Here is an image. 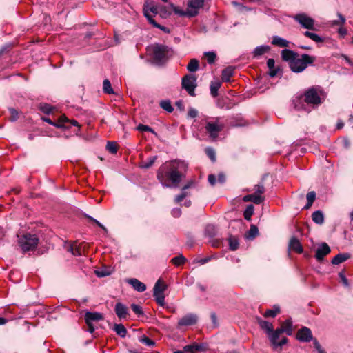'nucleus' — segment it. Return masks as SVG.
<instances>
[{"label": "nucleus", "instance_id": "1", "mask_svg": "<svg viewBox=\"0 0 353 353\" xmlns=\"http://www.w3.org/2000/svg\"><path fill=\"white\" fill-rule=\"evenodd\" d=\"M188 165L182 161H172L158 170L157 179L164 188H177L183 177V170Z\"/></svg>", "mask_w": 353, "mask_h": 353}, {"label": "nucleus", "instance_id": "2", "mask_svg": "<svg viewBox=\"0 0 353 353\" xmlns=\"http://www.w3.org/2000/svg\"><path fill=\"white\" fill-rule=\"evenodd\" d=\"M316 58L307 54L299 56L298 54L290 65V70L296 73L304 71L309 65H312Z\"/></svg>", "mask_w": 353, "mask_h": 353}, {"label": "nucleus", "instance_id": "3", "mask_svg": "<svg viewBox=\"0 0 353 353\" xmlns=\"http://www.w3.org/2000/svg\"><path fill=\"white\" fill-rule=\"evenodd\" d=\"M205 123V130L212 140H216L219 132L223 128V124L220 123L219 117H214L211 121H208L207 117L204 119Z\"/></svg>", "mask_w": 353, "mask_h": 353}, {"label": "nucleus", "instance_id": "4", "mask_svg": "<svg viewBox=\"0 0 353 353\" xmlns=\"http://www.w3.org/2000/svg\"><path fill=\"white\" fill-rule=\"evenodd\" d=\"M39 243V239L35 234H26L19 237V244L23 252L33 250Z\"/></svg>", "mask_w": 353, "mask_h": 353}, {"label": "nucleus", "instance_id": "5", "mask_svg": "<svg viewBox=\"0 0 353 353\" xmlns=\"http://www.w3.org/2000/svg\"><path fill=\"white\" fill-rule=\"evenodd\" d=\"M166 288L167 285L164 284L161 279H159L154 286L153 296L155 301L160 306H163L165 305L164 292Z\"/></svg>", "mask_w": 353, "mask_h": 353}, {"label": "nucleus", "instance_id": "6", "mask_svg": "<svg viewBox=\"0 0 353 353\" xmlns=\"http://www.w3.org/2000/svg\"><path fill=\"white\" fill-rule=\"evenodd\" d=\"M306 103L310 105H317L321 103V99L316 88L312 87L306 90L303 94Z\"/></svg>", "mask_w": 353, "mask_h": 353}, {"label": "nucleus", "instance_id": "7", "mask_svg": "<svg viewBox=\"0 0 353 353\" xmlns=\"http://www.w3.org/2000/svg\"><path fill=\"white\" fill-rule=\"evenodd\" d=\"M196 79L193 75H185L183 77L181 85L190 96H195L194 90L196 87Z\"/></svg>", "mask_w": 353, "mask_h": 353}, {"label": "nucleus", "instance_id": "8", "mask_svg": "<svg viewBox=\"0 0 353 353\" xmlns=\"http://www.w3.org/2000/svg\"><path fill=\"white\" fill-rule=\"evenodd\" d=\"M103 319V316L101 313L94 312H86L85 314V321L88 326V331L93 333L95 328L93 325L94 322H97Z\"/></svg>", "mask_w": 353, "mask_h": 353}, {"label": "nucleus", "instance_id": "9", "mask_svg": "<svg viewBox=\"0 0 353 353\" xmlns=\"http://www.w3.org/2000/svg\"><path fill=\"white\" fill-rule=\"evenodd\" d=\"M292 105L293 108L296 111H304L309 112L311 110L310 105L306 103L303 94L294 96L292 100Z\"/></svg>", "mask_w": 353, "mask_h": 353}, {"label": "nucleus", "instance_id": "10", "mask_svg": "<svg viewBox=\"0 0 353 353\" xmlns=\"http://www.w3.org/2000/svg\"><path fill=\"white\" fill-rule=\"evenodd\" d=\"M281 334H283L281 330L278 328L276 330H272V331L268 334L274 349L281 347L288 342V339L285 336L283 337L280 341H278Z\"/></svg>", "mask_w": 353, "mask_h": 353}, {"label": "nucleus", "instance_id": "11", "mask_svg": "<svg viewBox=\"0 0 353 353\" xmlns=\"http://www.w3.org/2000/svg\"><path fill=\"white\" fill-rule=\"evenodd\" d=\"M168 52V47L162 45H157L152 48L153 58L158 63H161L166 60Z\"/></svg>", "mask_w": 353, "mask_h": 353}, {"label": "nucleus", "instance_id": "12", "mask_svg": "<svg viewBox=\"0 0 353 353\" xmlns=\"http://www.w3.org/2000/svg\"><path fill=\"white\" fill-rule=\"evenodd\" d=\"M294 20L304 28L314 30V20L304 13L296 14Z\"/></svg>", "mask_w": 353, "mask_h": 353}, {"label": "nucleus", "instance_id": "13", "mask_svg": "<svg viewBox=\"0 0 353 353\" xmlns=\"http://www.w3.org/2000/svg\"><path fill=\"white\" fill-rule=\"evenodd\" d=\"M204 5V0H190L188 3V16L195 17L198 14L199 9Z\"/></svg>", "mask_w": 353, "mask_h": 353}, {"label": "nucleus", "instance_id": "14", "mask_svg": "<svg viewBox=\"0 0 353 353\" xmlns=\"http://www.w3.org/2000/svg\"><path fill=\"white\" fill-rule=\"evenodd\" d=\"M198 316L193 313H189L181 318L177 324V327L195 325L197 323Z\"/></svg>", "mask_w": 353, "mask_h": 353}, {"label": "nucleus", "instance_id": "15", "mask_svg": "<svg viewBox=\"0 0 353 353\" xmlns=\"http://www.w3.org/2000/svg\"><path fill=\"white\" fill-rule=\"evenodd\" d=\"M296 339L301 342L311 341L313 338L310 329L307 327H303L299 330L296 333Z\"/></svg>", "mask_w": 353, "mask_h": 353}, {"label": "nucleus", "instance_id": "16", "mask_svg": "<svg viewBox=\"0 0 353 353\" xmlns=\"http://www.w3.org/2000/svg\"><path fill=\"white\" fill-rule=\"evenodd\" d=\"M330 252L329 245L326 243H323L316 250L315 258L318 261H321Z\"/></svg>", "mask_w": 353, "mask_h": 353}, {"label": "nucleus", "instance_id": "17", "mask_svg": "<svg viewBox=\"0 0 353 353\" xmlns=\"http://www.w3.org/2000/svg\"><path fill=\"white\" fill-rule=\"evenodd\" d=\"M153 14L154 15L157 14L158 13V8L156 6L150 5V4H145L143 7V14L144 16L147 18L148 21L150 23L151 20H154L152 19L153 15L151 14Z\"/></svg>", "mask_w": 353, "mask_h": 353}, {"label": "nucleus", "instance_id": "18", "mask_svg": "<svg viewBox=\"0 0 353 353\" xmlns=\"http://www.w3.org/2000/svg\"><path fill=\"white\" fill-rule=\"evenodd\" d=\"M265 198L263 196L256 195L254 193L245 195L243 197V201L245 202H252L255 204H260L263 202Z\"/></svg>", "mask_w": 353, "mask_h": 353}, {"label": "nucleus", "instance_id": "19", "mask_svg": "<svg viewBox=\"0 0 353 353\" xmlns=\"http://www.w3.org/2000/svg\"><path fill=\"white\" fill-rule=\"evenodd\" d=\"M115 313L119 319H125L128 314L127 307L121 303H117L115 305Z\"/></svg>", "mask_w": 353, "mask_h": 353}, {"label": "nucleus", "instance_id": "20", "mask_svg": "<svg viewBox=\"0 0 353 353\" xmlns=\"http://www.w3.org/2000/svg\"><path fill=\"white\" fill-rule=\"evenodd\" d=\"M296 54V52H294V51L288 49H284L281 51L282 59L285 61H287L289 65L292 63V60H294Z\"/></svg>", "mask_w": 353, "mask_h": 353}, {"label": "nucleus", "instance_id": "21", "mask_svg": "<svg viewBox=\"0 0 353 353\" xmlns=\"http://www.w3.org/2000/svg\"><path fill=\"white\" fill-rule=\"evenodd\" d=\"M128 283L137 292H142L146 290V285L137 279H130Z\"/></svg>", "mask_w": 353, "mask_h": 353}, {"label": "nucleus", "instance_id": "22", "mask_svg": "<svg viewBox=\"0 0 353 353\" xmlns=\"http://www.w3.org/2000/svg\"><path fill=\"white\" fill-rule=\"evenodd\" d=\"M289 247L290 249L296 251L297 253H302L303 252V247L299 240L295 237L291 239Z\"/></svg>", "mask_w": 353, "mask_h": 353}, {"label": "nucleus", "instance_id": "23", "mask_svg": "<svg viewBox=\"0 0 353 353\" xmlns=\"http://www.w3.org/2000/svg\"><path fill=\"white\" fill-rule=\"evenodd\" d=\"M271 43L274 46L283 48L288 47L290 44V41L279 36H274Z\"/></svg>", "mask_w": 353, "mask_h": 353}, {"label": "nucleus", "instance_id": "24", "mask_svg": "<svg viewBox=\"0 0 353 353\" xmlns=\"http://www.w3.org/2000/svg\"><path fill=\"white\" fill-rule=\"evenodd\" d=\"M281 330L283 333H286L288 335L290 336L292 334V321L291 319L285 320L281 325V327L279 328Z\"/></svg>", "mask_w": 353, "mask_h": 353}, {"label": "nucleus", "instance_id": "25", "mask_svg": "<svg viewBox=\"0 0 353 353\" xmlns=\"http://www.w3.org/2000/svg\"><path fill=\"white\" fill-rule=\"evenodd\" d=\"M269 50H270V47L268 46L262 45V46H257L254 48V50L253 51V57L254 58L259 57L262 56L263 54H264L265 53H266L267 52H268Z\"/></svg>", "mask_w": 353, "mask_h": 353}, {"label": "nucleus", "instance_id": "26", "mask_svg": "<svg viewBox=\"0 0 353 353\" xmlns=\"http://www.w3.org/2000/svg\"><path fill=\"white\" fill-rule=\"evenodd\" d=\"M234 74V68L228 67L225 68L221 73V79L223 81L228 82L230 80L231 77Z\"/></svg>", "mask_w": 353, "mask_h": 353}, {"label": "nucleus", "instance_id": "27", "mask_svg": "<svg viewBox=\"0 0 353 353\" xmlns=\"http://www.w3.org/2000/svg\"><path fill=\"white\" fill-rule=\"evenodd\" d=\"M258 323L259 324L261 328L265 332L267 335L273 330L272 324L267 321L258 319Z\"/></svg>", "mask_w": 353, "mask_h": 353}, {"label": "nucleus", "instance_id": "28", "mask_svg": "<svg viewBox=\"0 0 353 353\" xmlns=\"http://www.w3.org/2000/svg\"><path fill=\"white\" fill-rule=\"evenodd\" d=\"M349 258H350L349 254H339L332 259V263L334 265H339V264L345 261Z\"/></svg>", "mask_w": 353, "mask_h": 353}, {"label": "nucleus", "instance_id": "29", "mask_svg": "<svg viewBox=\"0 0 353 353\" xmlns=\"http://www.w3.org/2000/svg\"><path fill=\"white\" fill-rule=\"evenodd\" d=\"M312 221L319 225H321L324 222V216L321 211L317 210L312 214Z\"/></svg>", "mask_w": 353, "mask_h": 353}, {"label": "nucleus", "instance_id": "30", "mask_svg": "<svg viewBox=\"0 0 353 353\" xmlns=\"http://www.w3.org/2000/svg\"><path fill=\"white\" fill-rule=\"evenodd\" d=\"M114 331L121 337L124 338L127 334V330L122 324H115Z\"/></svg>", "mask_w": 353, "mask_h": 353}, {"label": "nucleus", "instance_id": "31", "mask_svg": "<svg viewBox=\"0 0 353 353\" xmlns=\"http://www.w3.org/2000/svg\"><path fill=\"white\" fill-rule=\"evenodd\" d=\"M304 35L306 37L310 38L316 43H321L323 41V39L316 33H313L309 31H305Z\"/></svg>", "mask_w": 353, "mask_h": 353}, {"label": "nucleus", "instance_id": "32", "mask_svg": "<svg viewBox=\"0 0 353 353\" xmlns=\"http://www.w3.org/2000/svg\"><path fill=\"white\" fill-rule=\"evenodd\" d=\"M280 312V308L279 306H274L272 309L268 310L265 312L263 316L268 317H275Z\"/></svg>", "mask_w": 353, "mask_h": 353}, {"label": "nucleus", "instance_id": "33", "mask_svg": "<svg viewBox=\"0 0 353 353\" xmlns=\"http://www.w3.org/2000/svg\"><path fill=\"white\" fill-rule=\"evenodd\" d=\"M221 87V83L218 81H212L210 83V93L212 97H215L218 95V90Z\"/></svg>", "mask_w": 353, "mask_h": 353}, {"label": "nucleus", "instance_id": "34", "mask_svg": "<svg viewBox=\"0 0 353 353\" xmlns=\"http://www.w3.org/2000/svg\"><path fill=\"white\" fill-rule=\"evenodd\" d=\"M307 203L304 207L305 209H308L311 207L313 202L316 199V193L314 191L309 192L306 195Z\"/></svg>", "mask_w": 353, "mask_h": 353}, {"label": "nucleus", "instance_id": "35", "mask_svg": "<svg viewBox=\"0 0 353 353\" xmlns=\"http://www.w3.org/2000/svg\"><path fill=\"white\" fill-rule=\"evenodd\" d=\"M157 159V156L149 157L146 161H142L141 168L145 169L150 168L154 164Z\"/></svg>", "mask_w": 353, "mask_h": 353}, {"label": "nucleus", "instance_id": "36", "mask_svg": "<svg viewBox=\"0 0 353 353\" xmlns=\"http://www.w3.org/2000/svg\"><path fill=\"white\" fill-rule=\"evenodd\" d=\"M187 69L191 72H194L199 69V61L195 59L190 60V63L187 65Z\"/></svg>", "mask_w": 353, "mask_h": 353}, {"label": "nucleus", "instance_id": "37", "mask_svg": "<svg viewBox=\"0 0 353 353\" xmlns=\"http://www.w3.org/2000/svg\"><path fill=\"white\" fill-rule=\"evenodd\" d=\"M190 194V192H188L186 189L182 188L181 194L176 196V197L174 199V201L176 203H179L181 202L185 197L188 196Z\"/></svg>", "mask_w": 353, "mask_h": 353}, {"label": "nucleus", "instance_id": "38", "mask_svg": "<svg viewBox=\"0 0 353 353\" xmlns=\"http://www.w3.org/2000/svg\"><path fill=\"white\" fill-rule=\"evenodd\" d=\"M103 90L106 94H113L114 90L112 88L110 81L108 79H105L103 83Z\"/></svg>", "mask_w": 353, "mask_h": 353}, {"label": "nucleus", "instance_id": "39", "mask_svg": "<svg viewBox=\"0 0 353 353\" xmlns=\"http://www.w3.org/2000/svg\"><path fill=\"white\" fill-rule=\"evenodd\" d=\"M185 261V258L182 255H179L172 259L171 262L176 266H179L183 264Z\"/></svg>", "mask_w": 353, "mask_h": 353}, {"label": "nucleus", "instance_id": "40", "mask_svg": "<svg viewBox=\"0 0 353 353\" xmlns=\"http://www.w3.org/2000/svg\"><path fill=\"white\" fill-rule=\"evenodd\" d=\"M253 214H254V206L252 205H248L245 210L244 211V213H243L245 219L250 220Z\"/></svg>", "mask_w": 353, "mask_h": 353}, {"label": "nucleus", "instance_id": "41", "mask_svg": "<svg viewBox=\"0 0 353 353\" xmlns=\"http://www.w3.org/2000/svg\"><path fill=\"white\" fill-rule=\"evenodd\" d=\"M160 106L161 108H163V110H166L168 112H172L174 110L171 105V103L167 100L161 101L160 103Z\"/></svg>", "mask_w": 353, "mask_h": 353}, {"label": "nucleus", "instance_id": "42", "mask_svg": "<svg viewBox=\"0 0 353 353\" xmlns=\"http://www.w3.org/2000/svg\"><path fill=\"white\" fill-rule=\"evenodd\" d=\"M68 251L70 252L72 254V255H74V256H81V248L79 247H77L75 244L71 245L68 248Z\"/></svg>", "mask_w": 353, "mask_h": 353}, {"label": "nucleus", "instance_id": "43", "mask_svg": "<svg viewBox=\"0 0 353 353\" xmlns=\"http://www.w3.org/2000/svg\"><path fill=\"white\" fill-rule=\"evenodd\" d=\"M183 349L184 351L188 352L196 353L198 352L197 343H194L192 344L185 345Z\"/></svg>", "mask_w": 353, "mask_h": 353}, {"label": "nucleus", "instance_id": "44", "mask_svg": "<svg viewBox=\"0 0 353 353\" xmlns=\"http://www.w3.org/2000/svg\"><path fill=\"white\" fill-rule=\"evenodd\" d=\"M139 341L141 343H143L147 346H149V347L153 346L154 345V342L152 339H150V338H148L145 336H141L139 338Z\"/></svg>", "mask_w": 353, "mask_h": 353}, {"label": "nucleus", "instance_id": "45", "mask_svg": "<svg viewBox=\"0 0 353 353\" xmlns=\"http://www.w3.org/2000/svg\"><path fill=\"white\" fill-rule=\"evenodd\" d=\"M205 56L207 58L208 62L210 64L213 63L216 58V54L214 52H205Z\"/></svg>", "mask_w": 353, "mask_h": 353}, {"label": "nucleus", "instance_id": "46", "mask_svg": "<svg viewBox=\"0 0 353 353\" xmlns=\"http://www.w3.org/2000/svg\"><path fill=\"white\" fill-rule=\"evenodd\" d=\"M205 153L208 155V157L211 159L212 161L214 162L216 161V153L213 148H206Z\"/></svg>", "mask_w": 353, "mask_h": 353}, {"label": "nucleus", "instance_id": "47", "mask_svg": "<svg viewBox=\"0 0 353 353\" xmlns=\"http://www.w3.org/2000/svg\"><path fill=\"white\" fill-rule=\"evenodd\" d=\"M39 109L45 114H50L52 110V107L48 103H41Z\"/></svg>", "mask_w": 353, "mask_h": 353}, {"label": "nucleus", "instance_id": "48", "mask_svg": "<svg viewBox=\"0 0 353 353\" xmlns=\"http://www.w3.org/2000/svg\"><path fill=\"white\" fill-rule=\"evenodd\" d=\"M137 130L140 131V132H151L152 134H156L154 130L152 128L148 126V125H143V124H139L137 127Z\"/></svg>", "mask_w": 353, "mask_h": 353}, {"label": "nucleus", "instance_id": "49", "mask_svg": "<svg viewBox=\"0 0 353 353\" xmlns=\"http://www.w3.org/2000/svg\"><path fill=\"white\" fill-rule=\"evenodd\" d=\"M248 234V237H249V238L254 239V237H256L258 234L257 227L254 225H252Z\"/></svg>", "mask_w": 353, "mask_h": 353}, {"label": "nucleus", "instance_id": "50", "mask_svg": "<svg viewBox=\"0 0 353 353\" xmlns=\"http://www.w3.org/2000/svg\"><path fill=\"white\" fill-rule=\"evenodd\" d=\"M170 6L172 8V10L175 14H176L179 16H181V17L188 16V11L185 12V11L181 10L178 7L174 6V5L173 3H170Z\"/></svg>", "mask_w": 353, "mask_h": 353}, {"label": "nucleus", "instance_id": "51", "mask_svg": "<svg viewBox=\"0 0 353 353\" xmlns=\"http://www.w3.org/2000/svg\"><path fill=\"white\" fill-rule=\"evenodd\" d=\"M254 193L255 194L262 196L263 194L265 192L264 185L262 184H257L254 186Z\"/></svg>", "mask_w": 353, "mask_h": 353}, {"label": "nucleus", "instance_id": "52", "mask_svg": "<svg viewBox=\"0 0 353 353\" xmlns=\"http://www.w3.org/2000/svg\"><path fill=\"white\" fill-rule=\"evenodd\" d=\"M106 148L107 150L112 154H115L117 152V144L114 142L108 141Z\"/></svg>", "mask_w": 353, "mask_h": 353}, {"label": "nucleus", "instance_id": "53", "mask_svg": "<svg viewBox=\"0 0 353 353\" xmlns=\"http://www.w3.org/2000/svg\"><path fill=\"white\" fill-rule=\"evenodd\" d=\"M229 245L231 250H236L239 248V242L237 239L234 238L229 239Z\"/></svg>", "mask_w": 353, "mask_h": 353}, {"label": "nucleus", "instance_id": "54", "mask_svg": "<svg viewBox=\"0 0 353 353\" xmlns=\"http://www.w3.org/2000/svg\"><path fill=\"white\" fill-rule=\"evenodd\" d=\"M131 308L132 310V311L136 314H137L139 316H143V312L142 310V308L141 306H139V305H137V304H132L131 305Z\"/></svg>", "mask_w": 353, "mask_h": 353}, {"label": "nucleus", "instance_id": "55", "mask_svg": "<svg viewBox=\"0 0 353 353\" xmlns=\"http://www.w3.org/2000/svg\"><path fill=\"white\" fill-rule=\"evenodd\" d=\"M94 273L98 277H104L110 275L111 274V272L105 269H101L95 270Z\"/></svg>", "mask_w": 353, "mask_h": 353}, {"label": "nucleus", "instance_id": "56", "mask_svg": "<svg viewBox=\"0 0 353 353\" xmlns=\"http://www.w3.org/2000/svg\"><path fill=\"white\" fill-rule=\"evenodd\" d=\"M150 24H152L154 27L157 28L161 30L162 31H163L165 33H169L170 32V30L167 27H165V26H163L159 24L154 20H151L150 21Z\"/></svg>", "mask_w": 353, "mask_h": 353}, {"label": "nucleus", "instance_id": "57", "mask_svg": "<svg viewBox=\"0 0 353 353\" xmlns=\"http://www.w3.org/2000/svg\"><path fill=\"white\" fill-rule=\"evenodd\" d=\"M9 112L10 114V121H15L19 118L18 112L14 108H9Z\"/></svg>", "mask_w": 353, "mask_h": 353}, {"label": "nucleus", "instance_id": "58", "mask_svg": "<svg viewBox=\"0 0 353 353\" xmlns=\"http://www.w3.org/2000/svg\"><path fill=\"white\" fill-rule=\"evenodd\" d=\"M338 17L339 18V21H337V20H334L332 21V26H336V25H339V24H341V25H343L345 22V17L340 13H338Z\"/></svg>", "mask_w": 353, "mask_h": 353}, {"label": "nucleus", "instance_id": "59", "mask_svg": "<svg viewBox=\"0 0 353 353\" xmlns=\"http://www.w3.org/2000/svg\"><path fill=\"white\" fill-rule=\"evenodd\" d=\"M205 232L210 236H213L215 235V228L213 225H208L205 228Z\"/></svg>", "mask_w": 353, "mask_h": 353}, {"label": "nucleus", "instance_id": "60", "mask_svg": "<svg viewBox=\"0 0 353 353\" xmlns=\"http://www.w3.org/2000/svg\"><path fill=\"white\" fill-rule=\"evenodd\" d=\"M42 119L43 121H45L52 125H54V126L57 127V128H63V125L62 124L54 123L48 117H43Z\"/></svg>", "mask_w": 353, "mask_h": 353}, {"label": "nucleus", "instance_id": "61", "mask_svg": "<svg viewBox=\"0 0 353 353\" xmlns=\"http://www.w3.org/2000/svg\"><path fill=\"white\" fill-rule=\"evenodd\" d=\"M339 276L343 283V284L345 286V287H347L349 286V283H348V281H347V279L346 278L345 274L343 272H341L339 273Z\"/></svg>", "mask_w": 353, "mask_h": 353}, {"label": "nucleus", "instance_id": "62", "mask_svg": "<svg viewBox=\"0 0 353 353\" xmlns=\"http://www.w3.org/2000/svg\"><path fill=\"white\" fill-rule=\"evenodd\" d=\"M188 115L190 118H195L198 116V111L193 108H190L188 110Z\"/></svg>", "mask_w": 353, "mask_h": 353}, {"label": "nucleus", "instance_id": "63", "mask_svg": "<svg viewBox=\"0 0 353 353\" xmlns=\"http://www.w3.org/2000/svg\"><path fill=\"white\" fill-rule=\"evenodd\" d=\"M181 210L180 208H176L172 209V215L174 217L178 218L181 216Z\"/></svg>", "mask_w": 353, "mask_h": 353}, {"label": "nucleus", "instance_id": "64", "mask_svg": "<svg viewBox=\"0 0 353 353\" xmlns=\"http://www.w3.org/2000/svg\"><path fill=\"white\" fill-rule=\"evenodd\" d=\"M70 120L64 115H62L59 119V122L57 123L62 124L63 125V128H65V123H69Z\"/></svg>", "mask_w": 353, "mask_h": 353}]
</instances>
